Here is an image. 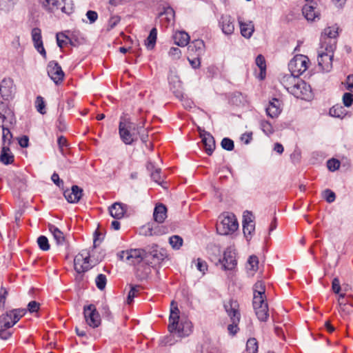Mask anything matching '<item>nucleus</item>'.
I'll return each instance as SVG.
<instances>
[{"label": "nucleus", "mask_w": 353, "mask_h": 353, "mask_svg": "<svg viewBox=\"0 0 353 353\" xmlns=\"http://www.w3.org/2000/svg\"><path fill=\"white\" fill-rule=\"evenodd\" d=\"M174 303L172 301L169 317L168 330L170 333L181 338L189 336L192 331V323L187 320L179 322V310L176 305L174 306Z\"/></svg>", "instance_id": "nucleus-1"}, {"label": "nucleus", "mask_w": 353, "mask_h": 353, "mask_svg": "<svg viewBox=\"0 0 353 353\" xmlns=\"http://www.w3.org/2000/svg\"><path fill=\"white\" fill-rule=\"evenodd\" d=\"M335 49V44L327 41L320 46L317 61L319 66L323 71L329 72L332 68V59Z\"/></svg>", "instance_id": "nucleus-2"}, {"label": "nucleus", "mask_w": 353, "mask_h": 353, "mask_svg": "<svg viewBox=\"0 0 353 353\" xmlns=\"http://www.w3.org/2000/svg\"><path fill=\"white\" fill-rule=\"evenodd\" d=\"M216 223V230L219 234L228 235L235 232L239 227L237 219L232 213H223Z\"/></svg>", "instance_id": "nucleus-3"}, {"label": "nucleus", "mask_w": 353, "mask_h": 353, "mask_svg": "<svg viewBox=\"0 0 353 353\" xmlns=\"http://www.w3.org/2000/svg\"><path fill=\"white\" fill-rule=\"evenodd\" d=\"M137 124L129 119H121L119 125V132L122 141L126 145H131L137 141L136 133Z\"/></svg>", "instance_id": "nucleus-4"}, {"label": "nucleus", "mask_w": 353, "mask_h": 353, "mask_svg": "<svg viewBox=\"0 0 353 353\" xmlns=\"http://www.w3.org/2000/svg\"><path fill=\"white\" fill-rule=\"evenodd\" d=\"M239 303L236 300L230 299L225 302L224 308L230 317L232 324L228 325V330L230 334L234 335L238 332V323L240 321V313L239 311Z\"/></svg>", "instance_id": "nucleus-5"}, {"label": "nucleus", "mask_w": 353, "mask_h": 353, "mask_svg": "<svg viewBox=\"0 0 353 353\" xmlns=\"http://www.w3.org/2000/svg\"><path fill=\"white\" fill-rule=\"evenodd\" d=\"M42 7L48 12H53L60 9L63 12L70 14L74 10L72 0H39Z\"/></svg>", "instance_id": "nucleus-6"}, {"label": "nucleus", "mask_w": 353, "mask_h": 353, "mask_svg": "<svg viewBox=\"0 0 353 353\" xmlns=\"http://www.w3.org/2000/svg\"><path fill=\"white\" fill-rule=\"evenodd\" d=\"M26 314V309H14L0 316V328L8 329L14 325Z\"/></svg>", "instance_id": "nucleus-7"}, {"label": "nucleus", "mask_w": 353, "mask_h": 353, "mask_svg": "<svg viewBox=\"0 0 353 353\" xmlns=\"http://www.w3.org/2000/svg\"><path fill=\"white\" fill-rule=\"evenodd\" d=\"M308 62L307 57L302 54L296 55L288 63L290 73L299 77L307 69Z\"/></svg>", "instance_id": "nucleus-8"}, {"label": "nucleus", "mask_w": 353, "mask_h": 353, "mask_svg": "<svg viewBox=\"0 0 353 353\" xmlns=\"http://www.w3.org/2000/svg\"><path fill=\"white\" fill-rule=\"evenodd\" d=\"M118 257L125 261L130 265H136L142 261L145 257V253L143 250L134 249L130 250H123L117 254Z\"/></svg>", "instance_id": "nucleus-9"}, {"label": "nucleus", "mask_w": 353, "mask_h": 353, "mask_svg": "<svg viewBox=\"0 0 353 353\" xmlns=\"http://www.w3.org/2000/svg\"><path fill=\"white\" fill-rule=\"evenodd\" d=\"M83 314L86 323L90 327L95 328L101 324V316L94 305L84 306Z\"/></svg>", "instance_id": "nucleus-10"}, {"label": "nucleus", "mask_w": 353, "mask_h": 353, "mask_svg": "<svg viewBox=\"0 0 353 353\" xmlns=\"http://www.w3.org/2000/svg\"><path fill=\"white\" fill-rule=\"evenodd\" d=\"M74 270L79 274L88 271L91 265L90 264V254L86 250H83L75 256L74 259Z\"/></svg>", "instance_id": "nucleus-11"}, {"label": "nucleus", "mask_w": 353, "mask_h": 353, "mask_svg": "<svg viewBox=\"0 0 353 353\" xmlns=\"http://www.w3.org/2000/svg\"><path fill=\"white\" fill-rule=\"evenodd\" d=\"M292 94L296 98L308 100L312 97L311 87L305 81L299 78Z\"/></svg>", "instance_id": "nucleus-12"}, {"label": "nucleus", "mask_w": 353, "mask_h": 353, "mask_svg": "<svg viewBox=\"0 0 353 353\" xmlns=\"http://www.w3.org/2000/svg\"><path fill=\"white\" fill-rule=\"evenodd\" d=\"M219 262L222 265L224 270H232L236 265V252L233 248H228L223 253V259H219Z\"/></svg>", "instance_id": "nucleus-13"}, {"label": "nucleus", "mask_w": 353, "mask_h": 353, "mask_svg": "<svg viewBox=\"0 0 353 353\" xmlns=\"http://www.w3.org/2000/svg\"><path fill=\"white\" fill-rule=\"evenodd\" d=\"M47 71L48 76L57 85L63 81L65 74L61 65L57 61H50L47 66Z\"/></svg>", "instance_id": "nucleus-14"}, {"label": "nucleus", "mask_w": 353, "mask_h": 353, "mask_svg": "<svg viewBox=\"0 0 353 353\" xmlns=\"http://www.w3.org/2000/svg\"><path fill=\"white\" fill-rule=\"evenodd\" d=\"M32 39L36 50L43 57H46V52L43 47L41 30L39 28H34L31 31Z\"/></svg>", "instance_id": "nucleus-15"}, {"label": "nucleus", "mask_w": 353, "mask_h": 353, "mask_svg": "<svg viewBox=\"0 0 353 353\" xmlns=\"http://www.w3.org/2000/svg\"><path fill=\"white\" fill-rule=\"evenodd\" d=\"M14 92L13 81L10 79H3L0 83V94L3 99L9 100Z\"/></svg>", "instance_id": "nucleus-16"}, {"label": "nucleus", "mask_w": 353, "mask_h": 353, "mask_svg": "<svg viewBox=\"0 0 353 353\" xmlns=\"http://www.w3.org/2000/svg\"><path fill=\"white\" fill-rule=\"evenodd\" d=\"M200 137L205 152L208 155H211L215 149V141L214 137L210 133L205 132V130L200 132Z\"/></svg>", "instance_id": "nucleus-17"}, {"label": "nucleus", "mask_w": 353, "mask_h": 353, "mask_svg": "<svg viewBox=\"0 0 353 353\" xmlns=\"http://www.w3.org/2000/svg\"><path fill=\"white\" fill-rule=\"evenodd\" d=\"M174 11L170 6H167L163 8V11L161 12L158 18L160 20V23L165 27L169 26L172 24L174 21Z\"/></svg>", "instance_id": "nucleus-18"}, {"label": "nucleus", "mask_w": 353, "mask_h": 353, "mask_svg": "<svg viewBox=\"0 0 353 353\" xmlns=\"http://www.w3.org/2000/svg\"><path fill=\"white\" fill-rule=\"evenodd\" d=\"M219 26L223 33L232 34L234 31V19L230 15H222L219 19Z\"/></svg>", "instance_id": "nucleus-19"}, {"label": "nucleus", "mask_w": 353, "mask_h": 353, "mask_svg": "<svg viewBox=\"0 0 353 353\" xmlns=\"http://www.w3.org/2000/svg\"><path fill=\"white\" fill-rule=\"evenodd\" d=\"M63 195L66 200L71 203H75L79 201L83 196V190L78 185H72L71 190H65Z\"/></svg>", "instance_id": "nucleus-20"}, {"label": "nucleus", "mask_w": 353, "mask_h": 353, "mask_svg": "<svg viewBox=\"0 0 353 353\" xmlns=\"http://www.w3.org/2000/svg\"><path fill=\"white\" fill-rule=\"evenodd\" d=\"M145 257L148 258V261L152 265L160 264L165 259L168 257L167 252L164 249L153 250L149 254L146 255Z\"/></svg>", "instance_id": "nucleus-21"}, {"label": "nucleus", "mask_w": 353, "mask_h": 353, "mask_svg": "<svg viewBox=\"0 0 353 353\" xmlns=\"http://www.w3.org/2000/svg\"><path fill=\"white\" fill-rule=\"evenodd\" d=\"M127 205L120 202H115L109 207V212L110 215L116 219H120L123 218L127 212Z\"/></svg>", "instance_id": "nucleus-22"}, {"label": "nucleus", "mask_w": 353, "mask_h": 353, "mask_svg": "<svg viewBox=\"0 0 353 353\" xmlns=\"http://www.w3.org/2000/svg\"><path fill=\"white\" fill-rule=\"evenodd\" d=\"M265 112L267 115L272 119L278 117L281 112V101L276 98H273L270 101L268 107L265 108Z\"/></svg>", "instance_id": "nucleus-23"}, {"label": "nucleus", "mask_w": 353, "mask_h": 353, "mask_svg": "<svg viewBox=\"0 0 353 353\" xmlns=\"http://www.w3.org/2000/svg\"><path fill=\"white\" fill-rule=\"evenodd\" d=\"M188 50L191 55L200 57L204 52L205 43L201 39H195L189 44Z\"/></svg>", "instance_id": "nucleus-24"}, {"label": "nucleus", "mask_w": 353, "mask_h": 353, "mask_svg": "<svg viewBox=\"0 0 353 353\" xmlns=\"http://www.w3.org/2000/svg\"><path fill=\"white\" fill-rule=\"evenodd\" d=\"M238 21L239 23L241 35L247 39L250 38L254 31L253 22L251 21L244 22L240 17L238 19Z\"/></svg>", "instance_id": "nucleus-25"}, {"label": "nucleus", "mask_w": 353, "mask_h": 353, "mask_svg": "<svg viewBox=\"0 0 353 353\" xmlns=\"http://www.w3.org/2000/svg\"><path fill=\"white\" fill-rule=\"evenodd\" d=\"M299 78V77L293 75L292 73L285 74L281 79V83L290 94H292L293 88H294V85H296Z\"/></svg>", "instance_id": "nucleus-26"}, {"label": "nucleus", "mask_w": 353, "mask_h": 353, "mask_svg": "<svg viewBox=\"0 0 353 353\" xmlns=\"http://www.w3.org/2000/svg\"><path fill=\"white\" fill-rule=\"evenodd\" d=\"M324 34L321 36V43L320 46L322 44V43H324L325 41H330L332 43H334L336 45L335 39L338 37V28L332 26V27H327L325 28L324 30Z\"/></svg>", "instance_id": "nucleus-27"}, {"label": "nucleus", "mask_w": 353, "mask_h": 353, "mask_svg": "<svg viewBox=\"0 0 353 353\" xmlns=\"http://www.w3.org/2000/svg\"><path fill=\"white\" fill-rule=\"evenodd\" d=\"M154 219L157 223H163L167 217V208L165 205H157L153 213Z\"/></svg>", "instance_id": "nucleus-28"}, {"label": "nucleus", "mask_w": 353, "mask_h": 353, "mask_svg": "<svg viewBox=\"0 0 353 353\" xmlns=\"http://www.w3.org/2000/svg\"><path fill=\"white\" fill-rule=\"evenodd\" d=\"M0 161L4 165H9L14 162V155L10 151V146H2L0 154Z\"/></svg>", "instance_id": "nucleus-29"}, {"label": "nucleus", "mask_w": 353, "mask_h": 353, "mask_svg": "<svg viewBox=\"0 0 353 353\" xmlns=\"http://www.w3.org/2000/svg\"><path fill=\"white\" fill-rule=\"evenodd\" d=\"M174 43L179 46H186L190 41V36L184 31L176 32L173 37Z\"/></svg>", "instance_id": "nucleus-30"}, {"label": "nucleus", "mask_w": 353, "mask_h": 353, "mask_svg": "<svg viewBox=\"0 0 353 353\" xmlns=\"http://www.w3.org/2000/svg\"><path fill=\"white\" fill-rule=\"evenodd\" d=\"M48 228L49 231L53 235L58 245H63L65 241L63 233L54 225L50 223L48 224Z\"/></svg>", "instance_id": "nucleus-31"}, {"label": "nucleus", "mask_w": 353, "mask_h": 353, "mask_svg": "<svg viewBox=\"0 0 353 353\" xmlns=\"http://www.w3.org/2000/svg\"><path fill=\"white\" fill-rule=\"evenodd\" d=\"M254 310L259 321L264 322L267 321L269 318L268 303L254 307Z\"/></svg>", "instance_id": "nucleus-32"}, {"label": "nucleus", "mask_w": 353, "mask_h": 353, "mask_svg": "<svg viewBox=\"0 0 353 353\" xmlns=\"http://www.w3.org/2000/svg\"><path fill=\"white\" fill-rule=\"evenodd\" d=\"M303 14L308 21H314L319 17V13L313 6L305 4L302 8Z\"/></svg>", "instance_id": "nucleus-33"}, {"label": "nucleus", "mask_w": 353, "mask_h": 353, "mask_svg": "<svg viewBox=\"0 0 353 353\" xmlns=\"http://www.w3.org/2000/svg\"><path fill=\"white\" fill-rule=\"evenodd\" d=\"M157 37V30L156 28H153L150 32L147 39L145 40V45L148 50H152L154 48Z\"/></svg>", "instance_id": "nucleus-34"}, {"label": "nucleus", "mask_w": 353, "mask_h": 353, "mask_svg": "<svg viewBox=\"0 0 353 353\" xmlns=\"http://www.w3.org/2000/svg\"><path fill=\"white\" fill-rule=\"evenodd\" d=\"M4 123L0 125L2 128V146H10L12 143V134L8 128L4 126Z\"/></svg>", "instance_id": "nucleus-35"}, {"label": "nucleus", "mask_w": 353, "mask_h": 353, "mask_svg": "<svg viewBox=\"0 0 353 353\" xmlns=\"http://www.w3.org/2000/svg\"><path fill=\"white\" fill-rule=\"evenodd\" d=\"M330 116L336 118H343L346 115V110L341 105H335L330 109Z\"/></svg>", "instance_id": "nucleus-36"}, {"label": "nucleus", "mask_w": 353, "mask_h": 353, "mask_svg": "<svg viewBox=\"0 0 353 353\" xmlns=\"http://www.w3.org/2000/svg\"><path fill=\"white\" fill-rule=\"evenodd\" d=\"M144 120H143L142 122L137 124L136 133L137 136H139L143 142H146L148 141V135L147 134L146 129L144 128Z\"/></svg>", "instance_id": "nucleus-37"}, {"label": "nucleus", "mask_w": 353, "mask_h": 353, "mask_svg": "<svg viewBox=\"0 0 353 353\" xmlns=\"http://www.w3.org/2000/svg\"><path fill=\"white\" fill-rule=\"evenodd\" d=\"M261 130L268 136H270L274 132V128L272 124L265 120H261L260 122Z\"/></svg>", "instance_id": "nucleus-38"}, {"label": "nucleus", "mask_w": 353, "mask_h": 353, "mask_svg": "<svg viewBox=\"0 0 353 353\" xmlns=\"http://www.w3.org/2000/svg\"><path fill=\"white\" fill-rule=\"evenodd\" d=\"M353 304L352 303H345L340 301L339 312L343 315H348L352 312Z\"/></svg>", "instance_id": "nucleus-39"}, {"label": "nucleus", "mask_w": 353, "mask_h": 353, "mask_svg": "<svg viewBox=\"0 0 353 353\" xmlns=\"http://www.w3.org/2000/svg\"><path fill=\"white\" fill-rule=\"evenodd\" d=\"M246 350L249 353H257L258 352V343L256 339L251 338L248 340L246 344Z\"/></svg>", "instance_id": "nucleus-40"}, {"label": "nucleus", "mask_w": 353, "mask_h": 353, "mask_svg": "<svg viewBox=\"0 0 353 353\" xmlns=\"http://www.w3.org/2000/svg\"><path fill=\"white\" fill-rule=\"evenodd\" d=\"M35 106H36L37 110L41 114H45L46 113V103H45L44 99L42 97L38 96L36 98Z\"/></svg>", "instance_id": "nucleus-41"}, {"label": "nucleus", "mask_w": 353, "mask_h": 353, "mask_svg": "<svg viewBox=\"0 0 353 353\" xmlns=\"http://www.w3.org/2000/svg\"><path fill=\"white\" fill-rule=\"evenodd\" d=\"M169 243L175 250H179L183 244V239L177 235H174L169 239Z\"/></svg>", "instance_id": "nucleus-42"}, {"label": "nucleus", "mask_w": 353, "mask_h": 353, "mask_svg": "<svg viewBox=\"0 0 353 353\" xmlns=\"http://www.w3.org/2000/svg\"><path fill=\"white\" fill-rule=\"evenodd\" d=\"M95 283L99 290H104L107 283L106 276L103 274H99L95 279Z\"/></svg>", "instance_id": "nucleus-43"}, {"label": "nucleus", "mask_w": 353, "mask_h": 353, "mask_svg": "<svg viewBox=\"0 0 353 353\" xmlns=\"http://www.w3.org/2000/svg\"><path fill=\"white\" fill-rule=\"evenodd\" d=\"M37 243L39 248L43 251H48L50 249L48 239L45 236H40L37 239Z\"/></svg>", "instance_id": "nucleus-44"}, {"label": "nucleus", "mask_w": 353, "mask_h": 353, "mask_svg": "<svg viewBox=\"0 0 353 353\" xmlns=\"http://www.w3.org/2000/svg\"><path fill=\"white\" fill-rule=\"evenodd\" d=\"M254 229V223H245V225H243V234L248 239L251 238Z\"/></svg>", "instance_id": "nucleus-45"}, {"label": "nucleus", "mask_w": 353, "mask_h": 353, "mask_svg": "<svg viewBox=\"0 0 353 353\" xmlns=\"http://www.w3.org/2000/svg\"><path fill=\"white\" fill-rule=\"evenodd\" d=\"M265 295H258L256 294H253V307L267 303Z\"/></svg>", "instance_id": "nucleus-46"}, {"label": "nucleus", "mask_w": 353, "mask_h": 353, "mask_svg": "<svg viewBox=\"0 0 353 353\" xmlns=\"http://www.w3.org/2000/svg\"><path fill=\"white\" fill-rule=\"evenodd\" d=\"M254 294H256L258 295L262 294L265 295V286L263 281H258L254 285Z\"/></svg>", "instance_id": "nucleus-47"}, {"label": "nucleus", "mask_w": 353, "mask_h": 353, "mask_svg": "<svg viewBox=\"0 0 353 353\" xmlns=\"http://www.w3.org/2000/svg\"><path fill=\"white\" fill-rule=\"evenodd\" d=\"M221 147L228 151H232L234 150V141L229 138H223L221 143Z\"/></svg>", "instance_id": "nucleus-48"}, {"label": "nucleus", "mask_w": 353, "mask_h": 353, "mask_svg": "<svg viewBox=\"0 0 353 353\" xmlns=\"http://www.w3.org/2000/svg\"><path fill=\"white\" fill-rule=\"evenodd\" d=\"M256 64L259 68L261 70V75L262 76L263 72H265L266 70L265 60L263 55L259 54L256 57Z\"/></svg>", "instance_id": "nucleus-49"}, {"label": "nucleus", "mask_w": 353, "mask_h": 353, "mask_svg": "<svg viewBox=\"0 0 353 353\" xmlns=\"http://www.w3.org/2000/svg\"><path fill=\"white\" fill-rule=\"evenodd\" d=\"M68 41H71L70 39L65 34L61 33L57 34V43L59 48H62Z\"/></svg>", "instance_id": "nucleus-50"}, {"label": "nucleus", "mask_w": 353, "mask_h": 353, "mask_svg": "<svg viewBox=\"0 0 353 353\" xmlns=\"http://www.w3.org/2000/svg\"><path fill=\"white\" fill-rule=\"evenodd\" d=\"M323 197L325 199L327 203H332L336 199L335 193L330 189H326L323 192Z\"/></svg>", "instance_id": "nucleus-51"}, {"label": "nucleus", "mask_w": 353, "mask_h": 353, "mask_svg": "<svg viewBox=\"0 0 353 353\" xmlns=\"http://www.w3.org/2000/svg\"><path fill=\"white\" fill-rule=\"evenodd\" d=\"M248 268L254 272L256 271L258 269L259 260L257 256H250L248 261Z\"/></svg>", "instance_id": "nucleus-52"}, {"label": "nucleus", "mask_w": 353, "mask_h": 353, "mask_svg": "<svg viewBox=\"0 0 353 353\" xmlns=\"http://www.w3.org/2000/svg\"><path fill=\"white\" fill-rule=\"evenodd\" d=\"M340 165V161L335 159H330L327 162V168L332 172L337 170L339 168Z\"/></svg>", "instance_id": "nucleus-53"}, {"label": "nucleus", "mask_w": 353, "mask_h": 353, "mask_svg": "<svg viewBox=\"0 0 353 353\" xmlns=\"http://www.w3.org/2000/svg\"><path fill=\"white\" fill-rule=\"evenodd\" d=\"M151 177L154 181L156 183L161 184V182L163 181V176L161 174V169H155L154 171H153L151 173Z\"/></svg>", "instance_id": "nucleus-54"}, {"label": "nucleus", "mask_w": 353, "mask_h": 353, "mask_svg": "<svg viewBox=\"0 0 353 353\" xmlns=\"http://www.w3.org/2000/svg\"><path fill=\"white\" fill-rule=\"evenodd\" d=\"M138 288L139 286H132L130 290L129 291L127 297V303L128 305L132 303L134 298L137 296V294L139 292V290L137 289Z\"/></svg>", "instance_id": "nucleus-55"}, {"label": "nucleus", "mask_w": 353, "mask_h": 353, "mask_svg": "<svg viewBox=\"0 0 353 353\" xmlns=\"http://www.w3.org/2000/svg\"><path fill=\"white\" fill-rule=\"evenodd\" d=\"M343 103L346 107L351 106L353 103V94L350 92H345L343 96Z\"/></svg>", "instance_id": "nucleus-56"}, {"label": "nucleus", "mask_w": 353, "mask_h": 353, "mask_svg": "<svg viewBox=\"0 0 353 353\" xmlns=\"http://www.w3.org/2000/svg\"><path fill=\"white\" fill-rule=\"evenodd\" d=\"M196 266L197 270L203 272V274L208 270L207 263L200 258L197 259Z\"/></svg>", "instance_id": "nucleus-57"}, {"label": "nucleus", "mask_w": 353, "mask_h": 353, "mask_svg": "<svg viewBox=\"0 0 353 353\" xmlns=\"http://www.w3.org/2000/svg\"><path fill=\"white\" fill-rule=\"evenodd\" d=\"M121 21L118 15L112 16L108 21V30L114 28Z\"/></svg>", "instance_id": "nucleus-58"}, {"label": "nucleus", "mask_w": 353, "mask_h": 353, "mask_svg": "<svg viewBox=\"0 0 353 353\" xmlns=\"http://www.w3.org/2000/svg\"><path fill=\"white\" fill-rule=\"evenodd\" d=\"M39 306L40 304L38 302L32 301L28 304V309L26 311L28 310L30 313L37 312L39 309Z\"/></svg>", "instance_id": "nucleus-59"}, {"label": "nucleus", "mask_w": 353, "mask_h": 353, "mask_svg": "<svg viewBox=\"0 0 353 353\" xmlns=\"http://www.w3.org/2000/svg\"><path fill=\"white\" fill-rule=\"evenodd\" d=\"M8 294V290L5 288L1 287L0 289V304L2 305V307L5 306L6 300Z\"/></svg>", "instance_id": "nucleus-60"}, {"label": "nucleus", "mask_w": 353, "mask_h": 353, "mask_svg": "<svg viewBox=\"0 0 353 353\" xmlns=\"http://www.w3.org/2000/svg\"><path fill=\"white\" fill-rule=\"evenodd\" d=\"M181 54V50L176 47H172L170 49L169 55L173 59H179Z\"/></svg>", "instance_id": "nucleus-61"}, {"label": "nucleus", "mask_w": 353, "mask_h": 353, "mask_svg": "<svg viewBox=\"0 0 353 353\" xmlns=\"http://www.w3.org/2000/svg\"><path fill=\"white\" fill-rule=\"evenodd\" d=\"M332 288L334 293L339 294L341 291L340 281L338 278H334L332 280Z\"/></svg>", "instance_id": "nucleus-62"}, {"label": "nucleus", "mask_w": 353, "mask_h": 353, "mask_svg": "<svg viewBox=\"0 0 353 353\" xmlns=\"http://www.w3.org/2000/svg\"><path fill=\"white\" fill-rule=\"evenodd\" d=\"M245 223H254L253 221V215L251 212L246 211L243 214V225Z\"/></svg>", "instance_id": "nucleus-63"}, {"label": "nucleus", "mask_w": 353, "mask_h": 353, "mask_svg": "<svg viewBox=\"0 0 353 353\" xmlns=\"http://www.w3.org/2000/svg\"><path fill=\"white\" fill-rule=\"evenodd\" d=\"M345 88L350 92L353 90V74H350L347 77L345 81Z\"/></svg>", "instance_id": "nucleus-64"}]
</instances>
